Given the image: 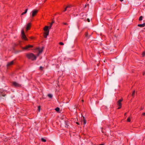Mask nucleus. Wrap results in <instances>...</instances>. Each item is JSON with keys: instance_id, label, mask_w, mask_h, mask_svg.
I'll list each match as a JSON object with an SVG mask.
<instances>
[{"instance_id": "1", "label": "nucleus", "mask_w": 145, "mask_h": 145, "mask_svg": "<svg viewBox=\"0 0 145 145\" xmlns=\"http://www.w3.org/2000/svg\"><path fill=\"white\" fill-rule=\"evenodd\" d=\"M26 56L28 59H31L32 60H35L36 59V56L32 53H29L27 54Z\"/></svg>"}, {"instance_id": "2", "label": "nucleus", "mask_w": 145, "mask_h": 145, "mask_svg": "<svg viewBox=\"0 0 145 145\" xmlns=\"http://www.w3.org/2000/svg\"><path fill=\"white\" fill-rule=\"evenodd\" d=\"M22 38L25 40H27V39L25 34L24 32L23 29H22L21 31Z\"/></svg>"}, {"instance_id": "3", "label": "nucleus", "mask_w": 145, "mask_h": 145, "mask_svg": "<svg viewBox=\"0 0 145 145\" xmlns=\"http://www.w3.org/2000/svg\"><path fill=\"white\" fill-rule=\"evenodd\" d=\"M123 101V99H121L119 100L117 104L119 106L118 108V109H120L121 107V102Z\"/></svg>"}, {"instance_id": "4", "label": "nucleus", "mask_w": 145, "mask_h": 145, "mask_svg": "<svg viewBox=\"0 0 145 145\" xmlns=\"http://www.w3.org/2000/svg\"><path fill=\"white\" fill-rule=\"evenodd\" d=\"M38 12V10H34L32 11V17H33Z\"/></svg>"}, {"instance_id": "5", "label": "nucleus", "mask_w": 145, "mask_h": 145, "mask_svg": "<svg viewBox=\"0 0 145 145\" xmlns=\"http://www.w3.org/2000/svg\"><path fill=\"white\" fill-rule=\"evenodd\" d=\"M33 47V46L32 45H29L25 47H23L22 48L24 50H28V49L29 48H31Z\"/></svg>"}, {"instance_id": "6", "label": "nucleus", "mask_w": 145, "mask_h": 145, "mask_svg": "<svg viewBox=\"0 0 145 145\" xmlns=\"http://www.w3.org/2000/svg\"><path fill=\"white\" fill-rule=\"evenodd\" d=\"M43 47L42 48H37V50L38 51H39V53L38 54V56H39V55L41 54L43 51Z\"/></svg>"}, {"instance_id": "7", "label": "nucleus", "mask_w": 145, "mask_h": 145, "mask_svg": "<svg viewBox=\"0 0 145 145\" xmlns=\"http://www.w3.org/2000/svg\"><path fill=\"white\" fill-rule=\"evenodd\" d=\"M13 85L15 87H19L20 86V85L16 82H14L12 83Z\"/></svg>"}, {"instance_id": "8", "label": "nucleus", "mask_w": 145, "mask_h": 145, "mask_svg": "<svg viewBox=\"0 0 145 145\" xmlns=\"http://www.w3.org/2000/svg\"><path fill=\"white\" fill-rule=\"evenodd\" d=\"M49 31H45L44 33V37L45 38H46L47 37V36L49 34Z\"/></svg>"}, {"instance_id": "9", "label": "nucleus", "mask_w": 145, "mask_h": 145, "mask_svg": "<svg viewBox=\"0 0 145 145\" xmlns=\"http://www.w3.org/2000/svg\"><path fill=\"white\" fill-rule=\"evenodd\" d=\"M30 26H31V23H29L27 24V26L26 27V28L27 31L29 29V28H30Z\"/></svg>"}, {"instance_id": "10", "label": "nucleus", "mask_w": 145, "mask_h": 145, "mask_svg": "<svg viewBox=\"0 0 145 145\" xmlns=\"http://www.w3.org/2000/svg\"><path fill=\"white\" fill-rule=\"evenodd\" d=\"M49 27L48 26H45L44 27V30L45 31H49L48 30Z\"/></svg>"}, {"instance_id": "11", "label": "nucleus", "mask_w": 145, "mask_h": 145, "mask_svg": "<svg viewBox=\"0 0 145 145\" xmlns=\"http://www.w3.org/2000/svg\"><path fill=\"white\" fill-rule=\"evenodd\" d=\"M138 26L139 27H143L145 26V23L142 24H139L138 25Z\"/></svg>"}, {"instance_id": "12", "label": "nucleus", "mask_w": 145, "mask_h": 145, "mask_svg": "<svg viewBox=\"0 0 145 145\" xmlns=\"http://www.w3.org/2000/svg\"><path fill=\"white\" fill-rule=\"evenodd\" d=\"M14 63L13 61H12L8 63L7 64V66H9L13 64Z\"/></svg>"}, {"instance_id": "13", "label": "nucleus", "mask_w": 145, "mask_h": 145, "mask_svg": "<svg viewBox=\"0 0 145 145\" xmlns=\"http://www.w3.org/2000/svg\"><path fill=\"white\" fill-rule=\"evenodd\" d=\"M86 123V121L85 120L84 117H83V124L84 125H85Z\"/></svg>"}, {"instance_id": "14", "label": "nucleus", "mask_w": 145, "mask_h": 145, "mask_svg": "<svg viewBox=\"0 0 145 145\" xmlns=\"http://www.w3.org/2000/svg\"><path fill=\"white\" fill-rule=\"evenodd\" d=\"M27 10H28L27 9H26L25 10V11L24 12H23L22 13L21 15H23L24 14H26L27 13Z\"/></svg>"}, {"instance_id": "15", "label": "nucleus", "mask_w": 145, "mask_h": 145, "mask_svg": "<svg viewBox=\"0 0 145 145\" xmlns=\"http://www.w3.org/2000/svg\"><path fill=\"white\" fill-rule=\"evenodd\" d=\"M48 95L50 98H51L52 97V95L51 94H48Z\"/></svg>"}, {"instance_id": "16", "label": "nucleus", "mask_w": 145, "mask_h": 145, "mask_svg": "<svg viewBox=\"0 0 145 145\" xmlns=\"http://www.w3.org/2000/svg\"><path fill=\"white\" fill-rule=\"evenodd\" d=\"M135 93V91H133V92L132 94V95L133 97H134V96Z\"/></svg>"}, {"instance_id": "17", "label": "nucleus", "mask_w": 145, "mask_h": 145, "mask_svg": "<svg viewBox=\"0 0 145 145\" xmlns=\"http://www.w3.org/2000/svg\"><path fill=\"white\" fill-rule=\"evenodd\" d=\"M67 8L66 7V8H65V10L63 11V12H65L66 10H67V11L69 12L70 11V10H69V9L67 10Z\"/></svg>"}, {"instance_id": "18", "label": "nucleus", "mask_w": 145, "mask_h": 145, "mask_svg": "<svg viewBox=\"0 0 145 145\" xmlns=\"http://www.w3.org/2000/svg\"><path fill=\"white\" fill-rule=\"evenodd\" d=\"M139 20L141 21L142 20V16H141L139 18Z\"/></svg>"}, {"instance_id": "19", "label": "nucleus", "mask_w": 145, "mask_h": 145, "mask_svg": "<svg viewBox=\"0 0 145 145\" xmlns=\"http://www.w3.org/2000/svg\"><path fill=\"white\" fill-rule=\"evenodd\" d=\"M59 108L57 107L55 108V110L56 111L58 112L59 111Z\"/></svg>"}, {"instance_id": "20", "label": "nucleus", "mask_w": 145, "mask_h": 145, "mask_svg": "<svg viewBox=\"0 0 145 145\" xmlns=\"http://www.w3.org/2000/svg\"><path fill=\"white\" fill-rule=\"evenodd\" d=\"M41 140L43 142H46V139H45L43 138H42Z\"/></svg>"}, {"instance_id": "21", "label": "nucleus", "mask_w": 145, "mask_h": 145, "mask_svg": "<svg viewBox=\"0 0 145 145\" xmlns=\"http://www.w3.org/2000/svg\"><path fill=\"white\" fill-rule=\"evenodd\" d=\"M40 106H39L38 107V110L39 112H40Z\"/></svg>"}, {"instance_id": "22", "label": "nucleus", "mask_w": 145, "mask_h": 145, "mask_svg": "<svg viewBox=\"0 0 145 145\" xmlns=\"http://www.w3.org/2000/svg\"><path fill=\"white\" fill-rule=\"evenodd\" d=\"M127 121L128 122H129L131 121V120L130 118H128L127 120Z\"/></svg>"}, {"instance_id": "23", "label": "nucleus", "mask_w": 145, "mask_h": 145, "mask_svg": "<svg viewBox=\"0 0 145 145\" xmlns=\"http://www.w3.org/2000/svg\"><path fill=\"white\" fill-rule=\"evenodd\" d=\"M145 55V51L143 52L142 54V56L143 57H144Z\"/></svg>"}, {"instance_id": "24", "label": "nucleus", "mask_w": 145, "mask_h": 145, "mask_svg": "<svg viewBox=\"0 0 145 145\" xmlns=\"http://www.w3.org/2000/svg\"><path fill=\"white\" fill-rule=\"evenodd\" d=\"M72 7L71 5H68L67 7V8H71Z\"/></svg>"}, {"instance_id": "25", "label": "nucleus", "mask_w": 145, "mask_h": 145, "mask_svg": "<svg viewBox=\"0 0 145 145\" xmlns=\"http://www.w3.org/2000/svg\"><path fill=\"white\" fill-rule=\"evenodd\" d=\"M59 44H60L61 45H64V43L62 42H60L59 43Z\"/></svg>"}, {"instance_id": "26", "label": "nucleus", "mask_w": 145, "mask_h": 145, "mask_svg": "<svg viewBox=\"0 0 145 145\" xmlns=\"http://www.w3.org/2000/svg\"><path fill=\"white\" fill-rule=\"evenodd\" d=\"M88 33H86V34H85V36L86 37H87L88 36Z\"/></svg>"}, {"instance_id": "27", "label": "nucleus", "mask_w": 145, "mask_h": 145, "mask_svg": "<svg viewBox=\"0 0 145 145\" xmlns=\"http://www.w3.org/2000/svg\"><path fill=\"white\" fill-rule=\"evenodd\" d=\"M52 25L50 24V25L49 27V29H50L52 26Z\"/></svg>"}, {"instance_id": "28", "label": "nucleus", "mask_w": 145, "mask_h": 145, "mask_svg": "<svg viewBox=\"0 0 145 145\" xmlns=\"http://www.w3.org/2000/svg\"><path fill=\"white\" fill-rule=\"evenodd\" d=\"M63 24L65 25H67L68 24H67L66 23H63Z\"/></svg>"}, {"instance_id": "29", "label": "nucleus", "mask_w": 145, "mask_h": 145, "mask_svg": "<svg viewBox=\"0 0 145 145\" xmlns=\"http://www.w3.org/2000/svg\"><path fill=\"white\" fill-rule=\"evenodd\" d=\"M87 20V21H88V22H90V20H89V19L88 18Z\"/></svg>"}, {"instance_id": "30", "label": "nucleus", "mask_w": 145, "mask_h": 145, "mask_svg": "<svg viewBox=\"0 0 145 145\" xmlns=\"http://www.w3.org/2000/svg\"><path fill=\"white\" fill-rule=\"evenodd\" d=\"M54 21H52V22L50 24L52 25L54 23Z\"/></svg>"}, {"instance_id": "31", "label": "nucleus", "mask_w": 145, "mask_h": 145, "mask_svg": "<svg viewBox=\"0 0 145 145\" xmlns=\"http://www.w3.org/2000/svg\"><path fill=\"white\" fill-rule=\"evenodd\" d=\"M40 69L41 70H42V68H43V67H42V66H40Z\"/></svg>"}, {"instance_id": "32", "label": "nucleus", "mask_w": 145, "mask_h": 145, "mask_svg": "<svg viewBox=\"0 0 145 145\" xmlns=\"http://www.w3.org/2000/svg\"><path fill=\"white\" fill-rule=\"evenodd\" d=\"M142 114L143 116H145V113H143Z\"/></svg>"}, {"instance_id": "33", "label": "nucleus", "mask_w": 145, "mask_h": 145, "mask_svg": "<svg viewBox=\"0 0 145 145\" xmlns=\"http://www.w3.org/2000/svg\"><path fill=\"white\" fill-rule=\"evenodd\" d=\"M120 1H123V0H120Z\"/></svg>"}, {"instance_id": "34", "label": "nucleus", "mask_w": 145, "mask_h": 145, "mask_svg": "<svg viewBox=\"0 0 145 145\" xmlns=\"http://www.w3.org/2000/svg\"><path fill=\"white\" fill-rule=\"evenodd\" d=\"M99 145H104V144H101Z\"/></svg>"}, {"instance_id": "35", "label": "nucleus", "mask_w": 145, "mask_h": 145, "mask_svg": "<svg viewBox=\"0 0 145 145\" xmlns=\"http://www.w3.org/2000/svg\"><path fill=\"white\" fill-rule=\"evenodd\" d=\"M144 74H145V73H143V75H144Z\"/></svg>"}, {"instance_id": "36", "label": "nucleus", "mask_w": 145, "mask_h": 145, "mask_svg": "<svg viewBox=\"0 0 145 145\" xmlns=\"http://www.w3.org/2000/svg\"><path fill=\"white\" fill-rule=\"evenodd\" d=\"M126 113H125V115H126Z\"/></svg>"}, {"instance_id": "37", "label": "nucleus", "mask_w": 145, "mask_h": 145, "mask_svg": "<svg viewBox=\"0 0 145 145\" xmlns=\"http://www.w3.org/2000/svg\"><path fill=\"white\" fill-rule=\"evenodd\" d=\"M77 123V124H78V122H77V123Z\"/></svg>"}, {"instance_id": "38", "label": "nucleus", "mask_w": 145, "mask_h": 145, "mask_svg": "<svg viewBox=\"0 0 145 145\" xmlns=\"http://www.w3.org/2000/svg\"><path fill=\"white\" fill-rule=\"evenodd\" d=\"M84 16H86V14H85L84 15H83V16H84Z\"/></svg>"}, {"instance_id": "39", "label": "nucleus", "mask_w": 145, "mask_h": 145, "mask_svg": "<svg viewBox=\"0 0 145 145\" xmlns=\"http://www.w3.org/2000/svg\"><path fill=\"white\" fill-rule=\"evenodd\" d=\"M142 109H143V108H141V110H142Z\"/></svg>"}, {"instance_id": "40", "label": "nucleus", "mask_w": 145, "mask_h": 145, "mask_svg": "<svg viewBox=\"0 0 145 145\" xmlns=\"http://www.w3.org/2000/svg\"><path fill=\"white\" fill-rule=\"evenodd\" d=\"M84 101L83 100H82V101L83 102Z\"/></svg>"}, {"instance_id": "41", "label": "nucleus", "mask_w": 145, "mask_h": 145, "mask_svg": "<svg viewBox=\"0 0 145 145\" xmlns=\"http://www.w3.org/2000/svg\"><path fill=\"white\" fill-rule=\"evenodd\" d=\"M144 29H145V27L144 28Z\"/></svg>"}]
</instances>
